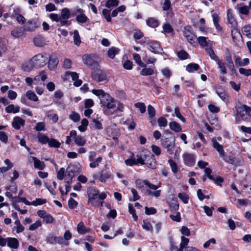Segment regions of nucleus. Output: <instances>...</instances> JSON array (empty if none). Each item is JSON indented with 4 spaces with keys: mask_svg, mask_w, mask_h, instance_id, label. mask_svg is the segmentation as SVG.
Wrapping results in <instances>:
<instances>
[{
    "mask_svg": "<svg viewBox=\"0 0 251 251\" xmlns=\"http://www.w3.org/2000/svg\"><path fill=\"white\" fill-rule=\"evenodd\" d=\"M170 129L175 132H178L181 131L180 126L176 122H171L169 123Z\"/></svg>",
    "mask_w": 251,
    "mask_h": 251,
    "instance_id": "30",
    "label": "nucleus"
},
{
    "mask_svg": "<svg viewBox=\"0 0 251 251\" xmlns=\"http://www.w3.org/2000/svg\"><path fill=\"white\" fill-rule=\"evenodd\" d=\"M102 161V158L100 156L97 157L93 161H90L91 163L89 164V166L91 168H95L98 167L99 163Z\"/></svg>",
    "mask_w": 251,
    "mask_h": 251,
    "instance_id": "52",
    "label": "nucleus"
},
{
    "mask_svg": "<svg viewBox=\"0 0 251 251\" xmlns=\"http://www.w3.org/2000/svg\"><path fill=\"white\" fill-rule=\"evenodd\" d=\"M183 35L191 44L194 43L196 36L192 32L190 27H184Z\"/></svg>",
    "mask_w": 251,
    "mask_h": 251,
    "instance_id": "14",
    "label": "nucleus"
},
{
    "mask_svg": "<svg viewBox=\"0 0 251 251\" xmlns=\"http://www.w3.org/2000/svg\"><path fill=\"white\" fill-rule=\"evenodd\" d=\"M92 73L91 76L93 79L99 82L102 81L106 79V74L100 70V68Z\"/></svg>",
    "mask_w": 251,
    "mask_h": 251,
    "instance_id": "12",
    "label": "nucleus"
},
{
    "mask_svg": "<svg viewBox=\"0 0 251 251\" xmlns=\"http://www.w3.org/2000/svg\"><path fill=\"white\" fill-rule=\"evenodd\" d=\"M69 119L74 122H77L80 120L79 114L75 111H72L69 115Z\"/></svg>",
    "mask_w": 251,
    "mask_h": 251,
    "instance_id": "49",
    "label": "nucleus"
},
{
    "mask_svg": "<svg viewBox=\"0 0 251 251\" xmlns=\"http://www.w3.org/2000/svg\"><path fill=\"white\" fill-rule=\"evenodd\" d=\"M73 38L74 44L75 45L79 46L81 43V40L78 31L77 30H75L74 32Z\"/></svg>",
    "mask_w": 251,
    "mask_h": 251,
    "instance_id": "47",
    "label": "nucleus"
},
{
    "mask_svg": "<svg viewBox=\"0 0 251 251\" xmlns=\"http://www.w3.org/2000/svg\"><path fill=\"white\" fill-rule=\"evenodd\" d=\"M33 67H35V66L31 63V60L22 66L23 70L25 72L30 71Z\"/></svg>",
    "mask_w": 251,
    "mask_h": 251,
    "instance_id": "56",
    "label": "nucleus"
},
{
    "mask_svg": "<svg viewBox=\"0 0 251 251\" xmlns=\"http://www.w3.org/2000/svg\"><path fill=\"white\" fill-rule=\"evenodd\" d=\"M207 39L205 37L200 36L197 38V41L201 46L205 47L207 45Z\"/></svg>",
    "mask_w": 251,
    "mask_h": 251,
    "instance_id": "64",
    "label": "nucleus"
},
{
    "mask_svg": "<svg viewBox=\"0 0 251 251\" xmlns=\"http://www.w3.org/2000/svg\"><path fill=\"white\" fill-rule=\"evenodd\" d=\"M227 16L229 24L233 27V28L231 30V35L232 38H234L236 34L241 36L240 32L235 28L237 25V22L235 19L234 18L233 15L232 13V10L230 9L227 10Z\"/></svg>",
    "mask_w": 251,
    "mask_h": 251,
    "instance_id": "7",
    "label": "nucleus"
},
{
    "mask_svg": "<svg viewBox=\"0 0 251 251\" xmlns=\"http://www.w3.org/2000/svg\"><path fill=\"white\" fill-rule=\"evenodd\" d=\"M168 162L171 167L172 171L174 174L177 173L178 171V168L176 163L172 159H169Z\"/></svg>",
    "mask_w": 251,
    "mask_h": 251,
    "instance_id": "50",
    "label": "nucleus"
},
{
    "mask_svg": "<svg viewBox=\"0 0 251 251\" xmlns=\"http://www.w3.org/2000/svg\"><path fill=\"white\" fill-rule=\"evenodd\" d=\"M158 126L160 127H165L167 125V120L166 118L160 117L157 120Z\"/></svg>",
    "mask_w": 251,
    "mask_h": 251,
    "instance_id": "61",
    "label": "nucleus"
},
{
    "mask_svg": "<svg viewBox=\"0 0 251 251\" xmlns=\"http://www.w3.org/2000/svg\"><path fill=\"white\" fill-rule=\"evenodd\" d=\"M26 97L30 100L33 101H37L38 98L36 94L30 90H28L26 93Z\"/></svg>",
    "mask_w": 251,
    "mask_h": 251,
    "instance_id": "39",
    "label": "nucleus"
},
{
    "mask_svg": "<svg viewBox=\"0 0 251 251\" xmlns=\"http://www.w3.org/2000/svg\"><path fill=\"white\" fill-rule=\"evenodd\" d=\"M40 26L37 20H29L24 25L23 28L25 31L32 32Z\"/></svg>",
    "mask_w": 251,
    "mask_h": 251,
    "instance_id": "10",
    "label": "nucleus"
},
{
    "mask_svg": "<svg viewBox=\"0 0 251 251\" xmlns=\"http://www.w3.org/2000/svg\"><path fill=\"white\" fill-rule=\"evenodd\" d=\"M5 111L8 113H16L20 111V107L17 105L15 106L14 104H10L5 108Z\"/></svg>",
    "mask_w": 251,
    "mask_h": 251,
    "instance_id": "24",
    "label": "nucleus"
},
{
    "mask_svg": "<svg viewBox=\"0 0 251 251\" xmlns=\"http://www.w3.org/2000/svg\"><path fill=\"white\" fill-rule=\"evenodd\" d=\"M77 232L80 234H84L90 231V229L85 226L84 223L80 222L77 226Z\"/></svg>",
    "mask_w": 251,
    "mask_h": 251,
    "instance_id": "21",
    "label": "nucleus"
},
{
    "mask_svg": "<svg viewBox=\"0 0 251 251\" xmlns=\"http://www.w3.org/2000/svg\"><path fill=\"white\" fill-rule=\"evenodd\" d=\"M88 20V17L84 14L81 13L76 17V21L79 23H85L87 22Z\"/></svg>",
    "mask_w": 251,
    "mask_h": 251,
    "instance_id": "42",
    "label": "nucleus"
},
{
    "mask_svg": "<svg viewBox=\"0 0 251 251\" xmlns=\"http://www.w3.org/2000/svg\"><path fill=\"white\" fill-rule=\"evenodd\" d=\"M177 55L181 60L186 59L189 57V54L184 50L179 51L177 53Z\"/></svg>",
    "mask_w": 251,
    "mask_h": 251,
    "instance_id": "57",
    "label": "nucleus"
},
{
    "mask_svg": "<svg viewBox=\"0 0 251 251\" xmlns=\"http://www.w3.org/2000/svg\"><path fill=\"white\" fill-rule=\"evenodd\" d=\"M205 50L206 53L209 55L212 60H213L215 61L219 58L218 56L215 54L214 50L211 48H206Z\"/></svg>",
    "mask_w": 251,
    "mask_h": 251,
    "instance_id": "43",
    "label": "nucleus"
},
{
    "mask_svg": "<svg viewBox=\"0 0 251 251\" xmlns=\"http://www.w3.org/2000/svg\"><path fill=\"white\" fill-rule=\"evenodd\" d=\"M104 113L107 115H117L123 111V104L111 96L105 95L100 103Z\"/></svg>",
    "mask_w": 251,
    "mask_h": 251,
    "instance_id": "1",
    "label": "nucleus"
},
{
    "mask_svg": "<svg viewBox=\"0 0 251 251\" xmlns=\"http://www.w3.org/2000/svg\"><path fill=\"white\" fill-rule=\"evenodd\" d=\"M242 31L243 34L247 36L251 37V26L247 25L243 27Z\"/></svg>",
    "mask_w": 251,
    "mask_h": 251,
    "instance_id": "55",
    "label": "nucleus"
},
{
    "mask_svg": "<svg viewBox=\"0 0 251 251\" xmlns=\"http://www.w3.org/2000/svg\"><path fill=\"white\" fill-rule=\"evenodd\" d=\"M37 138L38 141L42 144H45L47 143H48L49 140V138L47 136L40 133L38 134Z\"/></svg>",
    "mask_w": 251,
    "mask_h": 251,
    "instance_id": "40",
    "label": "nucleus"
},
{
    "mask_svg": "<svg viewBox=\"0 0 251 251\" xmlns=\"http://www.w3.org/2000/svg\"><path fill=\"white\" fill-rule=\"evenodd\" d=\"M169 249L170 251H177L179 250V248L176 245V243L174 241L172 237H170L169 238Z\"/></svg>",
    "mask_w": 251,
    "mask_h": 251,
    "instance_id": "33",
    "label": "nucleus"
},
{
    "mask_svg": "<svg viewBox=\"0 0 251 251\" xmlns=\"http://www.w3.org/2000/svg\"><path fill=\"white\" fill-rule=\"evenodd\" d=\"M82 60L85 64L91 67L93 69H99L100 68L99 65L101 61L100 59L96 56L85 54L82 56Z\"/></svg>",
    "mask_w": 251,
    "mask_h": 251,
    "instance_id": "4",
    "label": "nucleus"
},
{
    "mask_svg": "<svg viewBox=\"0 0 251 251\" xmlns=\"http://www.w3.org/2000/svg\"><path fill=\"white\" fill-rule=\"evenodd\" d=\"M110 176L111 175L109 173L102 171L99 179L101 182H104L107 179L110 177Z\"/></svg>",
    "mask_w": 251,
    "mask_h": 251,
    "instance_id": "41",
    "label": "nucleus"
},
{
    "mask_svg": "<svg viewBox=\"0 0 251 251\" xmlns=\"http://www.w3.org/2000/svg\"><path fill=\"white\" fill-rule=\"evenodd\" d=\"M142 226L146 231H150L151 232L153 231L152 226L150 222L148 220H143Z\"/></svg>",
    "mask_w": 251,
    "mask_h": 251,
    "instance_id": "34",
    "label": "nucleus"
},
{
    "mask_svg": "<svg viewBox=\"0 0 251 251\" xmlns=\"http://www.w3.org/2000/svg\"><path fill=\"white\" fill-rule=\"evenodd\" d=\"M249 109L250 107L245 104H242L239 102H236L233 109L236 121L239 123L241 120H247L249 117Z\"/></svg>",
    "mask_w": 251,
    "mask_h": 251,
    "instance_id": "2",
    "label": "nucleus"
},
{
    "mask_svg": "<svg viewBox=\"0 0 251 251\" xmlns=\"http://www.w3.org/2000/svg\"><path fill=\"white\" fill-rule=\"evenodd\" d=\"M144 68L140 72V74L144 76H148V75H152L154 71L151 68H146L145 67H144Z\"/></svg>",
    "mask_w": 251,
    "mask_h": 251,
    "instance_id": "48",
    "label": "nucleus"
},
{
    "mask_svg": "<svg viewBox=\"0 0 251 251\" xmlns=\"http://www.w3.org/2000/svg\"><path fill=\"white\" fill-rule=\"evenodd\" d=\"M134 106L136 108H138L141 113H144L146 111V106L143 102H137L135 103Z\"/></svg>",
    "mask_w": 251,
    "mask_h": 251,
    "instance_id": "59",
    "label": "nucleus"
},
{
    "mask_svg": "<svg viewBox=\"0 0 251 251\" xmlns=\"http://www.w3.org/2000/svg\"><path fill=\"white\" fill-rule=\"evenodd\" d=\"M24 28L17 27L12 30L11 31V35L14 38H17L22 37L24 34Z\"/></svg>",
    "mask_w": 251,
    "mask_h": 251,
    "instance_id": "20",
    "label": "nucleus"
},
{
    "mask_svg": "<svg viewBox=\"0 0 251 251\" xmlns=\"http://www.w3.org/2000/svg\"><path fill=\"white\" fill-rule=\"evenodd\" d=\"M170 210L173 213H176L179 208V204L177 201L173 202L170 204Z\"/></svg>",
    "mask_w": 251,
    "mask_h": 251,
    "instance_id": "62",
    "label": "nucleus"
},
{
    "mask_svg": "<svg viewBox=\"0 0 251 251\" xmlns=\"http://www.w3.org/2000/svg\"><path fill=\"white\" fill-rule=\"evenodd\" d=\"M88 202L94 205L98 201L99 192L95 188L89 187L87 190Z\"/></svg>",
    "mask_w": 251,
    "mask_h": 251,
    "instance_id": "8",
    "label": "nucleus"
},
{
    "mask_svg": "<svg viewBox=\"0 0 251 251\" xmlns=\"http://www.w3.org/2000/svg\"><path fill=\"white\" fill-rule=\"evenodd\" d=\"M189 242V239L182 236L181 237V242L180 243L179 247H181L185 250L186 248L188 247L187 245Z\"/></svg>",
    "mask_w": 251,
    "mask_h": 251,
    "instance_id": "53",
    "label": "nucleus"
},
{
    "mask_svg": "<svg viewBox=\"0 0 251 251\" xmlns=\"http://www.w3.org/2000/svg\"><path fill=\"white\" fill-rule=\"evenodd\" d=\"M119 1L118 0H108L105 4V6L107 8H110L118 5Z\"/></svg>",
    "mask_w": 251,
    "mask_h": 251,
    "instance_id": "63",
    "label": "nucleus"
},
{
    "mask_svg": "<svg viewBox=\"0 0 251 251\" xmlns=\"http://www.w3.org/2000/svg\"><path fill=\"white\" fill-rule=\"evenodd\" d=\"M48 144L50 147L54 148H59L60 146V143L55 139H49Z\"/></svg>",
    "mask_w": 251,
    "mask_h": 251,
    "instance_id": "58",
    "label": "nucleus"
},
{
    "mask_svg": "<svg viewBox=\"0 0 251 251\" xmlns=\"http://www.w3.org/2000/svg\"><path fill=\"white\" fill-rule=\"evenodd\" d=\"M58 63V60L57 56L55 54H52L50 56L48 61V67L50 70H53L57 66Z\"/></svg>",
    "mask_w": 251,
    "mask_h": 251,
    "instance_id": "16",
    "label": "nucleus"
},
{
    "mask_svg": "<svg viewBox=\"0 0 251 251\" xmlns=\"http://www.w3.org/2000/svg\"><path fill=\"white\" fill-rule=\"evenodd\" d=\"M48 58L46 54L39 53L34 56L31 59V61L35 67H41L46 64Z\"/></svg>",
    "mask_w": 251,
    "mask_h": 251,
    "instance_id": "6",
    "label": "nucleus"
},
{
    "mask_svg": "<svg viewBox=\"0 0 251 251\" xmlns=\"http://www.w3.org/2000/svg\"><path fill=\"white\" fill-rule=\"evenodd\" d=\"M184 163L188 166L192 167L196 162L195 157L193 154L185 153L182 155Z\"/></svg>",
    "mask_w": 251,
    "mask_h": 251,
    "instance_id": "13",
    "label": "nucleus"
},
{
    "mask_svg": "<svg viewBox=\"0 0 251 251\" xmlns=\"http://www.w3.org/2000/svg\"><path fill=\"white\" fill-rule=\"evenodd\" d=\"M178 197L184 203L186 204L188 203L189 197L186 193H179L178 194Z\"/></svg>",
    "mask_w": 251,
    "mask_h": 251,
    "instance_id": "54",
    "label": "nucleus"
},
{
    "mask_svg": "<svg viewBox=\"0 0 251 251\" xmlns=\"http://www.w3.org/2000/svg\"><path fill=\"white\" fill-rule=\"evenodd\" d=\"M148 167L151 169H154L155 168V161L153 157V156H151V157L147 160V161L145 162V164Z\"/></svg>",
    "mask_w": 251,
    "mask_h": 251,
    "instance_id": "51",
    "label": "nucleus"
},
{
    "mask_svg": "<svg viewBox=\"0 0 251 251\" xmlns=\"http://www.w3.org/2000/svg\"><path fill=\"white\" fill-rule=\"evenodd\" d=\"M91 92L93 94L99 97L100 100V103L101 102L102 99H103L105 95H109L108 94L105 93L101 89H93Z\"/></svg>",
    "mask_w": 251,
    "mask_h": 251,
    "instance_id": "23",
    "label": "nucleus"
},
{
    "mask_svg": "<svg viewBox=\"0 0 251 251\" xmlns=\"http://www.w3.org/2000/svg\"><path fill=\"white\" fill-rule=\"evenodd\" d=\"M119 51L120 50L118 48L112 47L108 50L107 54L110 58L113 59Z\"/></svg>",
    "mask_w": 251,
    "mask_h": 251,
    "instance_id": "27",
    "label": "nucleus"
},
{
    "mask_svg": "<svg viewBox=\"0 0 251 251\" xmlns=\"http://www.w3.org/2000/svg\"><path fill=\"white\" fill-rule=\"evenodd\" d=\"M7 245L11 249H17L19 246V242L18 240L15 238L8 237Z\"/></svg>",
    "mask_w": 251,
    "mask_h": 251,
    "instance_id": "19",
    "label": "nucleus"
},
{
    "mask_svg": "<svg viewBox=\"0 0 251 251\" xmlns=\"http://www.w3.org/2000/svg\"><path fill=\"white\" fill-rule=\"evenodd\" d=\"M216 93L220 99L226 102L228 100V96L227 92L222 88H218L216 90Z\"/></svg>",
    "mask_w": 251,
    "mask_h": 251,
    "instance_id": "18",
    "label": "nucleus"
},
{
    "mask_svg": "<svg viewBox=\"0 0 251 251\" xmlns=\"http://www.w3.org/2000/svg\"><path fill=\"white\" fill-rule=\"evenodd\" d=\"M237 10L239 11L240 14H244V15H248L249 12V8L248 6H243L239 7L237 5L236 7Z\"/></svg>",
    "mask_w": 251,
    "mask_h": 251,
    "instance_id": "46",
    "label": "nucleus"
},
{
    "mask_svg": "<svg viewBox=\"0 0 251 251\" xmlns=\"http://www.w3.org/2000/svg\"><path fill=\"white\" fill-rule=\"evenodd\" d=\"M25 124V121L21 117L17 116L14 118L12 122L13 127L18 130L22 126H24Z\"/></svg>",
    "mask_w": 251,
    "mask_h": 251,
    "instance_id": "17",
    "label": "nucleus"
},
{
    "mask_svg": "<svg viewBox=\"0 0 251 251\" xmlns=\"http://www.w3.org/2000/svg\"><path fill=\"white\" fill-rule=\"evenodd\" d=\"M34 162V167L38 169L42 170L45 167V164L35 157H32Z\"/></svg>",
    "mask_w": 251,
    "mask_h": 251,
    "instance_id": "22",
    "label": "nucleus"
},
{
    "mask_svg": "<svg viewBox=\"0 0 251 251\" xmlns=\"http://www.w3.org/2000/svg\"><path fill=\"white\" fill-rule=\"evenodd\" d=\"M70 76L73 81L78 78V74L76 72L67 71L65 73L64 77L65 79H68Z\"/></svg>",
    "mask_w": 251,
    "mask_h": 251,
    "instance_id": "36",
    "label": "nucleus"
},
{
    "mask_svg": "<svg viewBox=\"0 0 251 251\" xmlns=\"http://www.w3.org/2000/svg\"><path fill=\"white\" fill-rule=\"evenodd\" d=\"M88 125V121L86 119H83L81 122V125L78 127L79 130L81 132H84L87 129Z\"/></svg>",
    "mask_w": 251,
    "mask_h": 251,
    "instance_id": "44",
    "label": "nucleus"
},
{
    "mask_svg": "<svg viewBox=\"0 0 251 251\" xmlns=\"http://www.w3.org/2000/svg\"><path fill=\"white\" fill-rule=\"evenodd\" d=\"M75 142L76 145L79 146H83L86 143V140L84 137L81 136H77L75 139Z\"/></svg>",
    "mask_w": 251,
    "mask_h": 251,
    "instance_id": "37",
    "label": "nucleus"
},
{
    "mask_svg": "<svg viewBox=\"0 0 251 251\" xmlns=\"http://www.w3.org/2000/svg\"><path fill=\"white\" fill-rule=\"evenodd\" d=\"M204 172L209 179L214 181L217 185H221V184L224 181L223 179L221 177H217L216 178H214V177L211 175L212 170L209 168H206L204 170Z\"/></svg>",
    "mask_w": 251,
    "mask_h": 251,
    "instance_id": "15",
    "label": "nucleus"
},
{
    "mask_svg": "<svg viewBox=\"0 0 251 251\" xmlns=\"http://www.w3.org/2000/svg\"><path fill=\"white\" fill-rule=\"evenodd\" d=\"M146 48L154 53H161L163 50L157 41H151L146 44Z\"/></svg>",
    "mask_w": 251,
    "mask_h": 251,
    "instance_id": "11",
    "label": "nucleus"
},
{
    "mask_svg": "<svg viewBox=\"0 0 251 251\" xmlns=\"http://www.w3.org/2000/svg\"><path fill=\"white\" fill-rule=\"evenodd\" d=\"M212 17L213 19V24L216 29L219 31H221L222 28L218 23L219 21V17L218 15L216 13H214L212 15Z\"/></svg>",
    "mask_w": 251,
    "mask_h": 251,
    "instance_id": "28",
    "label": "nucleus"
},
{
    "mask_svg": "<svg viewBox=\"0 0 251 251\" xmlns=\"http://www.w3.org/2000/svg\"><path fill=\"white\" fill-rule=\"evenodd\" d=\"M61 18L64 19H68L70 17V11L67 8H64L61 12Z\"/></svg>",
    "mask_w": 251,
    "mask_h": 251,
    "instance_id": "45",
    "label": "nucleus"
},
{
    "mask_svg": "<svg viewBox=\"0 0 251 251\" xmlns=\"http://www.w3.org/2000/svg\"><path fill=\"white\" fill-rule=\"evenodd\" d=\"M211 142L212 146L218 152L219 155L221 157H223V159L225 161L229 163H232V160L231 159L227 160L226 158L224 157L225 151L223 149V147L220 145L215 138H212Z\"/></svg>",
    "mask_w": 251,
    "mask_h": 251,
    "instance_id": "9",
    "label": "nucleus"
},
{
    "mask_svg": "<svg viewBox=\"0 0 251 251\" xmlns=\"http://www.w3.org/2000/svg\"><path fill=\"white\" fill-rule=\"evenodd\" d=\"M133 58L135 60V62L140 67H146V64L143 63L141 59L140 56L139 54L136 53H134L132 54Z\"/></svg>",
    "mask_w": 251,
    "mask_h": 251,
    "instance_id": "31",
    "label": "nucleus"
},
{
    "mask_svg": "<svg viewBox=\"0 0 251 251\" xmlns=\"http://www.w3.org/2000/svg\"><path fill=\"white\" fill-rule=\"evenodd\" d=\"M139 157L143 158V160L146 162L148 159H149L151 156H153L149 151H143L138 154Z\"/></svg>",
    "mask_w": 251,
    "mask_h": 251,
    "instance_id": "32",
    "label": "nucleus"
},
{
    "mask_svg": "<svg viewBox=\"0 0 251 251\" xmlns=\"http://www.w3.org/2000/svg\"><path fill=\"white\" fill-rule=\"evenodd\" d=\"M161 144L167 150V152L172 154L175 147V138L174 136L171 135L169 137L162 139Z\"/></svg>",
    "mask_w": 251,
    "mask_h": 251,
    "instance_id": "5",
    "label": "nucleus"
},
{
    "mask_svg": "<svg viewBox=\"0 0 251 251\" xmlns=\"http://www.w3.org/2000/svg\"><path fill=\"white\" fill-rule=\"evenodd\" d=\"M146 23L148 25L151 27H156L158 25V21L153 18H150L147 20Z\"/></svg>",
    "mask_w": 251,
    "mask_h": 251,
    "instance_id": "35",
    "label": "nucleus"
},
{
    "mask_svg": "<svg viewBox=\"0 0 251 251\" xmlns=\"http://www.w3.org/2000/svg\"><path fill=\"white\" fill-rule=\"evenodd\" d=\"M200 69V66L194 63H191L187 65L186 68V70L189 73H193L194 71H197Z\"/></svg>",
    "mask_w": 251,
    "mask_h": 251,
    "instance_id": "26",
    "label": "nucleus"
},
{
    "mask_svg": "<svg viewBox=\"0 0 251 251\" xmlns=\"http://www.w3.org/2000/svg\"><path fill=\"white\" fill-rule=\"evenodd\" d=\"M128 210L130 214L132 215L134 220L137 221L138 216L136 215L135 213V210L134 209L132 204L130 203L128 204Z\"/></svg>",
    "mask_w": 251,
    "mask_h": 251,
    "instance_id": "60",
    "label": "nucleus"
},
{
    "mask_svg": "<svg viewBox=\"0 0 251 251\" xmlns=\"http://www.w3.org/2000/svg\"><path fill=\"white\" fill-rule=\"evenodd\" d=\"M226 65L227 67L231 71H233L234 69V65L232 60L231 56L230 55H228L226 56Z\"/></svg>",
    "mask_w": 251,
    "mask_h": 251,
    "instance_id": "38",
    "label": "nucleus"
},
{
    "mask_svg": "<svg viewBox=\"0 0 251 251\" xmlns=\"http://www.w3.org/2000/svg\"><path fill=\"white\" fill-rule=\"evenodd\" d=\"M136 187L145 195L150 194L149 190H156L160 185H155L147 180L137 179L135 182Z\"/></svg>",
    "mask_w": 251,
    "mask_h": 251,
    "instance_id": "3",
    "label": "nucleus"
},
{
    "mask_svg": "<svg viewBox=\"0 0 251 251\" xmlns=\"http://www.w3.org/2000/svg\"><path fill=\"white\" fill-rule=\"evenodd\" d=\"M7 50L6 42L5 39L0 37V56Z\"/></svg>",
    "mask_w": 251,
    "mask_h": 251,
    "instance_id": "29",
    "label": "nucleus"
},
{
    "mask_svg": "<svg viewBox=\"0 0 251 251\" xmlns=\"http://www.w3.org/2000/svg\"><path fill=\"white\" fill-rule=\"evenodd\" d=\"M217 64L218 66V68L220 71V73L223 75H225L227 73V70L226 68L225 63L220 60L219 58L215 61Z\"/></svg>",
    "mask_w": 251,
    "mask_h": 251,
    "instance_id": "25",
    "label": "nucleus"
}]
</instances>
